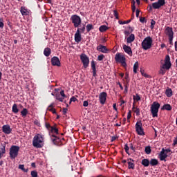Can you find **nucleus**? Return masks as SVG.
I'll list each match as a JSON object with an SVG mask.
<instances>
[{
	"instance_id": "1",
	"label": "nucleus",
	"mask_w": 177,
	"mask_h": 177,
	"mask_svg": "<svg viewBox=\"0 0 177 177\" xmlns=\"http://www.w3.org/2000/svg\"><path fill=\"white\" fill-rule=\"evenodd\" d=\"M45 127L48 131V135L53 145H63V143H62V140H60V137L57 136L59 135V129H57V125L55 124L54 126H51L49 122H46Z\"/></svg>"
},
{
	"instance_id": "2",
	"label": "nucleus",
	"mask_w": 177,
	"mask_h": 177,
	"mask_svg": "<svg viewBox=\"0 0 177 177\" xmlns=\"http://www.w3.org/2000/svg\"><path fill=\"white\" fill-rule=\"evenodd\" d=\"M44 136L42 134H37L34 136L32 140V146L36 147V149H41L44 145Z\"/></svg>"
},
{
	"instance_id": "3",
	"label": "nucleus",
	"mask_w": 177,
	"mask_h": 177,
	"mask_svg": "<svg viewBox=\"0 0 177 177\" xmlns=\"http://www.w3.org/2000/svg\"><path fill=\"white\" fill-rule=\"evenodd\" d=\"M171 57H169V55H166L165 59V64L160 68L159 71V74H162V75H164V74H165V70H169V68H171ZM165 68V70H164Z\"/></svg>"
},
{
	"instance_id": "4",
	"label": "nucleus",
	"mask_w": 177,
	"mask_h": 177,
	"mask_svg": "<svg viewBox=\"0 0 177 177\" xmlns=\"http://www.w3.org/2000/svg\"><path fill=\"white\" fill-rule=\"evenodd\" d=\"M141 45L144 50H147L148 49L151 48V46L153 45V39L150 36L147 37L144 39V40L141 43Z\"/></svg>"
},
{
	"instance_id": "5",
	"label": "nucleus",
	"mask_w": 177,
	"mask_h": 177,
	"mask_svg": "<svg viewBox=\"0 0 177 177\" xmlns=\"http://www.w3.org/2000/svg\"><path fill=\"white\" fill-rule=\"evenodd\" d=\"M20 150V147L12 145L10 148V157L11 160H15L17 156H19V151Z\"/></svg>"
},
{
	"instance_id": "6",
	"label": "nucleus",
	"mask_w": 177,
	"mask_h": 177,
	"mask_svg": "<svg viewBox=\"0 0 177 177\" xmlns=\"http://www.w3.org/2000/svg\"><path fill=\"white\" fill-rule=\"evenodd\" d=\"M165 5V0H158V1L153 3L152 6L151 4L149 5V10H153V9H160L162 6Z\"/></svg>"
},
{
	"instance_id": "7",
	"label": "nucleus",
	"mask_w": 177,
	"mask_h": 177,
	"mask_svg": "<svg viewBox=\"0 0 177 177\" xmlns=\"http://www.w3.org/2000/svg\"><path fill=\"white\" fill-rule=\"evenodd\" d=\"M160 109V103L157 102H153V104L151 106V113L152 114V116L154 117H158V110Z\"/></svg>"
},
{
	"instance_id": "8",
	"label": "nucleus",
	"mask_w": 177,
	"mask_h": 177,
	"mask_svg": "<svg viewBox=\"0 0 177 177\" xmlns=\"http://www.w3.org/2000/svg\"><path fill=\"white\" fill-rule=\"evenodd\" d=\"M71 21H72L73 26L75 28L80 27L81 26V23H82V20L81 19V17L77 15H73L71 17Z\"/></svg>"
},
{
	"instance_id": "9",
	"label": "nucleus",
	"mask_w": 177,
	"mask_h": 177,
	"mask_svg": "<svg viewBox=\"0 0 177 177\" xmlns=\"http://www.w3.org/2000/svg\"><path fill=\"white\" fill-rule=\"evenodd\" d=\"M136 131L138 135H140V136H145V131L143 130V124L142 123V121L140 120L136 122Z\"/></svg>"
},
{
	"instance_id": "10",
	"label": "nucleus",
	"mask_w": 177,
	"mask_h": 177,
	"mask_svg": "<svg viewBox=\"0 0 177 177\" xmlns=\"http://www.w3.org/2000/svg\"><path fill=\"white\" fill-rule=\"evenodd\" d=\"M80 60L84 68H88V67H89V57L88 55L82 53L80 55Z\"/></svg>"
},
{
	"instance_id": "11",
	"label": "nucleus",
	"mask_w": 177,
	"mask_h": 177,
	"mask_svg": "<svg viewBox=\"0 0 177 177\" xmlns=\"http://www.w3.org/2000/svg\"><path fill=\"white\" fill-rule=\"evenodd\" d=\"M115 60L118 63H121L122 66L124 67V66H127V62H125V57L124 55L117 53L115 56Z\"/></svg>"
},
{
	"instance_id": "12",
	"label": "nucleus",
	"mask_w": 177,
	"mask_h": 177,
	"mask_svg": "<svg viewBox=\"0 0 177 177\" xmlns=\"http://www.w3.org/2000/svg\"><path fill=\"white\" fill-rule=\"evenodd\" d=\"M99 100L101 104H104L107 100V93L102 92L99 95Z\"/></svg>"
},
{
	"instance_id": "13",
	"label": "nucleus",
	"mask_w": 177,
	"mask_h": 177,
	"mask_svg": "<svg viewBox=\"0 0 177 177\" xmlns=\"http://www.w3.org/2000/svg\"><path fill=\"white\" fill-rule=\"evenodd\" d=\"M20 12L22 16H30V15H31V10L28 9L26 6H21L20 8Z\"/></svg>"
},
{
	"instance_id": "14",
	"label": "nucleus",
	"mask_w": 177,
	"mask_h": 177,
	"mask_svg": "<svg viewBox=\"0 0 177 177\" xmlns=\"http://www.w3.org/2000/svg\"><path fill=\"white\" fill-rule=\"evenodd\" d=\"M167 157H168V155L167 154V153H165V149L162 148V151L159 154V158L160 161H167V160L165 159L167 158Z\"/></svg>"
},
{
	"instance_id": "15",
	"label": "nucleus",
	"mask_w": 177,
	"mask_h": 177,
	"mask_svg": "<svg viewBox=\"0 0 177 177\" xmlns=\"http://www.w3.org/2000/svg\"><path fill=\"white\" fill-rule=\"evenodd\" d=\"M165 32L169 38L174 37V30H172V28L169 26L166 27Z\"/></svg>"
},
{
	"instance_id": "16",
	"label": "nucleus",
	"mask_w": 177,
	"mask_h": 177,
	"mask_svg": "<svg viewBox=\"0 0 177 177\" xmlns=\"http://www.w3.org/2000/svg\"><path fill=\"white\" fill-rule=\"evenodd\" d=\"M51 64L52 66H57V67H60V59L57 57H53L51 58Z\"/></svg>"
},
{
	"instance_id": "17",
	"label": "nucleus",
	"mask_w": 177,
	"mask_h": 177,
	"mask_svg": "<svg viewBox=\"0 0 177 177\" xmlns=\"http://www.w3.org/2000/svg\"><path fill=\"white\" fill-rule=\"evenodd\" d=\"M82 38L81 37V32L80 31V28H77L75 34V41L79 44L81 42Z\"/></svg>"
},
{
	"instance_id": "18",
	"label": "nucleus",
	"mask_w": 177,
	"mask_h": 177,
	"mask_svg": "<svg viewBox=\"0 0 177 177\" xmlns=\"http://www.w3.org/2000/svg\"><path fill=\"white\" fill-rule=\"evenodd\" d=\"M97 50H98V52H102V53H109V50H108L107 47H106L105 46H103L102 44H100L97 47Z\"/></svg>"
},
{
	"instance_id": "19",
	"label": "nucleus",
	"mask_w": 177,
	"mask_h": 177,
	"mask_svg": "<svg viewBox=\"0 0 177 177\" xmlns=\"http://www.w3.org/2000/svg\"><path fill=\"white\" fill-rule=\"evenodd\" d=\"M2 131L3 133L6 135H9L12 132V129H10V126L9 124H6L2 127Z\"/></svg>"
},
{
	"instance_id": "20",
	"label": "nucleus",
	"mask_w": 177,
	"mask_h": 177,
	"mask_svg": "<svg viewBox=\"0 0 177 177\" xmlns=\"http://www.w3.org/2000/svg\"><path fill=\"white\" fill-rule=\"evenodd\" d=\"M91 70L93 73V77H96L97 75L96 74L97 71H96V62L94 60H92L91 62Z\"/></svg>"
},
{
	"instance_id": "21",
	"label": "nucleus",
	"mask_w": 177,
	"mask_h": 177,
	"mask_svg": "<svg viewBox=\"0 0 177 177\" xmlns=\"http://www.w3.org/2000/svg\"><path fill=\"white\" fill-rule=\"evenodd\" d=\"M123 50H124L125 53H127L129 56H132V49L127 46L126 44L123 45Z\"/></svg>"
},
{
	"instance_id": "22",
	"label": "nucleus",
	"mask_w": 177,
	"mask_h": 177,
	"mask_svg": "<svg viewBox=\"0 0 177 177\" xmlns=\"http://www.w3.org/2000/svg\"><path fill=\"white\" fill-rule=\"evenodd\" d=\"M130 161H132V162H128V169H135V160L132 158H130L129 159Z\"/></svg>"
},
{
	"instance_id": "23",
	"label": "nucleus",
	"mask_w": 177,
	"mask_h": 177,
	"mask_svg": "<svg viewBox=\"0 0 177 177\" xmlns=\"http://www.w3.org/2000/svg\"><path fill=\"white\" fill-rule=\"evenodd\" d=\"M135 41V35L131 34L127 39V44H132Z\"/></svg>"
},
{
	"instance_id": "24",
	"label": "nucleus",
	"mask_w": 177,
	"mask_h": 177,
	"mask_svg": "<svg viewBox=\"0 0 177 177\" xmlns=\"http://www.w3.org/2000/svg\"><path fill=\"white\" fill-rule=\"evenodd\" d=\"M149 164L151 165V167H156L158 165V160L156 158H151L149 161Z\"/></svg>"
},
{
	"instance_id": "25",
	"label": "nucleus",
	"mask_w": 177,
	"mask_h": 177,
	"mask_svg": "<svg viewBox=\"0 0 177 177\" xmlns=\"http://www.w3.org/2000/svg\"><path fill=\"white\" fill-rule=\"evenodd\" d=\"M132 110L134 113H136V115H140V109L138 107H135V102L133 104Z\"/></svg>"
},
{
	"instance_id": "26",
	"label": "nucleus",
	"mask_w": 177,
	"mask_h": 177,
	"mask_svg": "<svg viewBox=\"0 0 177 177\" xmlns=\"http://www.w3.org/2000/svg\"><path fill=\"white\" fill-rule=\"evenodd\" d=\"M52 53V50L50 48H46L44 50V55L46 57H48V56H50V54Z\"/></svg>"
},
{
	"instance_id": "27",
	"label": "nucleus",
	"mask_w": 177,
	"mask_h": 177,
	"mask_svg": "<svg viewBox=\"0 0 177 177\" xmlns=\"http://www.w3.org/2000/svg\"><path fill=\"white\" fill-rule=\"evenodd\" d=\"M161 110H167V111H171L172 110V106H171V104H166L163 105V106L161 108Z\"/></svg>"
},
{
	"instance_id": "28",
	"label": "nucleus",
	"mask_w": 177,
	"mask_h": 177,
	"mask_svg": "<svg viewBox=\"0 0 177 177\" xmlns=\"http://www.w3.org/2000/svg\"><path fill=\"white\" fill-rule=\"evenodd\" d=\"M141 164L143 167H149L150 165V160L149 159H142Z\"/></svg>"
},
{
	"instance_id": "29",
	"label": "nucleus",
	"mask_w": 177,
	"mask_h": 177,
	"mask_svg": "<svg viewBox=\"0 0 177 177\" xmlns=\"http://www.w3.org/2000/svg\"><path fill=\"white\" fill-rule=\"evenodd\" d=\"M12 111L14 114L19 113V109L17 108V104H14L12 107Z\"/></svg>"
},
{
	"instance_id": "30",
	"label": "nucleus",
	"mask_w": 177,
	"mask_h": 177,
	"mask_svg": "<svg viewBox=\"0 0 177 177\" xmlns=\"http://www.w3.org/2000/svg\"><path fill=\"white\" fill-rule=\"evenodd\" d=\"M28 114V110L26 108H24L21 111V115L24 117V118H26L27 117V115Z\"/></svg>"
},
{
	"instance_id": "31",
	"label": "nucleus",
	"mask_w": 177,
	"mask_h": 177,
	"mask_svg": "<svg viewBox=\"0 0 177 177\" xmlns=\"http://www.w3.org/2000/svg\"><path fill=\"white\" fill-rule=\"evenodd\" d=\"M139 68V62H135L134 65H133V73L134 74H136V73H138V69Z\"/></svg>"
},
{
	"instance_id": "32",
	"label": "nucleus",
	"mask_w": 177,
	"mask_h": 177,
	"mask_svg": "<svg viewBox=\"0 0 177 177\" xmlns=\"http://www.w3.org/2000/svg\"><path fill=\"white\" fill-rule=\"evenodd\" d=\"M165 95L166 96H167V97H171V96H172L173 93H172V89L171 88H167L165 91Z\"/></svg>"
},
{
	"instance_id": "33",
	"label": "nucleus",
	"mask_w": 177,
	"mask_h": 177,
	"mask_svg": "<svg viewBox=\"0 0 177 177\" xmlns=\"http://www.w3.org/2000/svg\"><path fill=\"white\" fill-rule=\"evenodd\" d=\"M107 30H109V27H107L105 25L101 26L99 28V30L100 31V32H104V31H107Z\"/></svg>"
},
{
	"instance_id": "34",
	"label": "nucleus",
	"mask_w": 177,
	"mask_h": 177,
	"mask_svg": "<svg viewBox=\"0 0 177 177\" xmlns=\"http://www.w3.org/2000/svg\"><path fill=\"white\" fill-rule=\"evenodd\" d=\"M6 153V148L5 146H3V147L1 148L0 151V160L2 158V156H3Z\"/></svg>"
},
{
	"instance_id": "35",
	"label": "nucleus",
	"mask_w": 177,
	"mask_h": 177,
	"mask_svg": "<svg viewBox=\"0 0 177 177\" xmlns=\"http://www.w3.org/2000/svg\"><path fill=\"white\" fill-rule=\"evenodd\" d=\"M145 151L146 154H150L151 153V147L150 146H147L145 149Z\"/></svg>"
},
{
	"instance_id": "36",
	"label": "nucleus",
	"mask_w": 177,
	"mask_h": 177,
	"mask_svg": "<svg viewBox=\"0 0 177 177\" xmlns=\"http://www.w3.org/2000/svg\"><path fill=\"white\" fill-rule=\"evenodd\" d=\"M55 97L57 100H59V102H63V100H64V97L60 95V94H57Z\"/></svg>"
},
{
	"instance_id": "37",
	"label": "nucleus",
	"mask_w": 177,
	"mask_h": 177,
	"mask_svg": "<svg viewBox=\"0 0 177 177\" xmlns=\"http://www.w3.org/2000/svg\"><path fill=\"white\" fill-rule=\"evenodd\" d=\"M87 32H89L91 30H93V25L87 24L86 26Z\"/></svg>"
},
{
	"instance_id": "38",
	"label": "nucleus",
	"mask_w": 177,
	"mask_h": 177,
	"mask_svg": "<svg viewBox=\"0 0 177 177\" xmlns=\"http://www.w3.org/2000/svg\"><path fill=\"white\" fill-rule=\"evenodd\" d=\"M133 99L134 102H139V100H140V95H139V94H136V96H133Z\"/></svg>"
},
{
	"instance_id": "39",
	"label": "nucleus",
	"mask_w": 177,
	"mask_h": 177,
	"mask_svg": "<svg viewBox=\"0 0 177 177\" xmlns=\"http://www.w3.org/2000/svg\"><path fill=\"white\" fill-rule=\"evenodd\" d=\"M19 169H21V171H24V172H28V169H25L24 165H19Z\"/></svg>"
},
{
	"instance_id": "40",
	"label": "nucleus",
	"mask_w": 177,
	"mask_h": 177,
	"mask_svg": "<svg viewBox=\"0 0 177 177\" xmlns=\"http://www.w3.org/2000/svg\"><path fill=\"white\" fill-rule=\"evenodd\" d=\"M30 175L32 177H38V172L36 171H32Z\"/></svg>"
},
{
	"instance_id": "41",
	"label": "nucleus",
	"mask_w": 177,
	"mask_h": 177,
	"mask_svg": "<svg viewBox=\"0 0 177 177\" xmlns=\"http://www.w3.org/2000/svg\"><path fill=\"white\" fill-rule=\"evenodd\" d=\"M124 150L127 154H129V147H128V144L124 145Z\"/></svg>"
},
{
	"instance_id": "42",
	"label": "nucleus",
	"mask_w": 177,
	"mask_h": 177,
	"mask_svg": "<svg viewBox=\"0 0 177 177\" xmlns=\"http://www.w3.org/2000/svg\"><path fill=\"white\" fill-rule=\"evenodd\" d=\"M60 140H61V145H55V146H64V145H66V142H64V138H60Z\"/></svg>"
},
{
	"instance_id": "43",
	"label": "nucleus",
	"mask_w": 177,
	"mask_h": 177,
	"mask_svg": "<svg viewBox=\"0 0 177 177\" xmlns=\"http://www.w3.org/2000/svg\"><path fill=\"white\" fill-rule=\"evenodd\" d=\"M131 19H129L127 21H119V23L120 24H129V23H131Z\"/></svg>"
},
{
	"instance_id": "44",
	"label": "nucleus",
	"mask_w": 177,
	"mask_h": 177,
	"mask_svg": "<svg viewBox=\"0 0 177 177\" xmlns=\"http://www.w3.org/2000/svg\"><path fill=\"white\" fill-rule=\"evenodd\" d=\"M154 26H156V21H154L153 19L151 20V30H153V28H154Z\"/></svg>"
},
{
	"instance_id": "45",
	"label": "nucleus",
	"mask_w": 177,
	"mask_h": 177,
	"mask_svg": "<svg viewBox=\"0 0 177 177\" xmlns=\"http://www.w3.org/2000/svg\"><path fill=\"white\" fill-rule=\"evenodd\" d=\"M5 24H3V19L0 18V28H3Z\"/></svg>"
},
{
	"instance_id": "46",
	"label": "nucleus",
	"mask_w": 177,
	"mask_h": 177,
	"mask_svg": "<svg viewBox=\"0 0 177 177\" xmlns=\"http://www.w3.org/2000/svg\"><path fill=\"white\" fill-rule=\"evenodd\" d=\"M124 78L126 80L127 84H129V73H126Z\"/></svg>"
},
{
	"instance_id": "47",
	"label": "nucleus",
	"mask_w": 177,
	"mask_h": 177,
	"mask_svg": "<svg viewBox=\"0 0 177 177\" xmlns=\"http://www.w3.org/2000/svg\"><path fill=\"white\" fill-rule=\"evenodd\" d=\"M113 16H115V19H117V20H118V12L117 10H113Z\"/></svg>"
},
{
	"instance_id": "48",
	"label": "nucleus",
	"mask_w": 177,
	"mask_h": 177,
	"mask_svg": "<svg viewBox=\"0 0 177 177\" xmlns=\"http://www.w3.org/2000/svg\"><path fill=\"white\" fill-rule=\"evenodd\" d=\"M103 59H104V55L103 54L98 55L97 60H99V62H102Z\"/></svg>"
},
{
	"instance_id": "49",
	"label": "nucleus",
	"mask_w": 177,
	"mask_h": 177,
	"mask_svg": "<svg viewBox=\"0 0 177 177\" xmlns=\"http://www.w3.org/2000/svg\"><path fill=\"white\" fill-rule=\"evenodd\" d=\"M47 110H48V111H51V113H53V114H56V109H53V108H48L47 109Z\"/></svg>"
},
{
	"instance_id": "50",
	"label": "nucleus",
	"mask_w": 177,
	"mask_h": 177,
	"mask_svg": "<svg viewBox=\"0 0 177 177\" xmlns=\"http://www.w3.org/2000/svg\"><path fill=\"white\" fill-rule=\"evenodd\" d=\"M79 31H80V32H82V34H84V32H85V25H84L82 28H79Z\"/></svg>"
},
{
	"instance_id": "51",
	"label": "nucleus",
	"mask_w": 177,
	"mask_h": 177,
	"mask_svg": "<svg viewBox=\"0 0 177 177\" xmlns=\"http://www.w3.org/2000/svg\"><path fill=\"white\" fill-rule=\"evenodd\" d=\"M59 95H60V96H62V97H64H64H67V96L66 95V94H64V91L63 90H62V91H60Z\"/></svg>"
},
{
	"instance_id": "52",
	"label": "nucleus",
	"mask_w": 177,
	"mask_h": 177,
	"mask_svg": "<svg viewBox=\"0 0 177 177\" xmlns=\"http://www.w3.org/2000/svg\"><path fill=\"white\" fill-rule=\"evenodd\" d=\"M140 23H146L147 21L145 17H140Z\"/></svg>"
},
{
	"instance_id": "53",
	"label": "nucleus",
	"mask_w": 177,
	"mask_h": 177,
	"mask_svg": "<svg viewBox=\"0 0 177 177\" xmlns=\"http://www.w3.org/2000/svg\"><path fill=\"white\" fill-rule=\"evenodd\" d=\"M131 117H132L131 111H129L128 114H127V120H131Z\"/></svg>"
},
{
	"instance_id": "54",
	"label": "nucleus",
	"mask_w": 177,
	"mask_h": 177,
	"mask_svg": "<svg viewBox=\"0 0 177 177\" xmlns=\"http://www.w3.org/2000/svg\"><path fill=\"white\" fill-rule=\"evenodd\" d=\"M89 103L88 102V101H84L83 102V106L84 107H88Z\"/></svg>"
},
{
	"instance_id": "55",
	"label": "nucleus",
	"mask_w": 177,
	"mask_h": 177,
	"mask_svg": "<svg viewBox=\"0 0 177 177\" xmlns=\"http://www.w3.org/2000/svg\"><path fill=\"white\" fill-rule=\"evenodd\" d=\"M124 34L125 37H128V35H129L131 34V32H129V30H125L124 32Z\"/></svg>"
},
{
	"instance_id": "56",
	"label": "nucleus",
	"mask_w": 177,
	"mask_h": 177,
	"mask_svg": "<svg viewBox=\"0 0 177 177\" xmlns=\"http://www.w3.org/2000/svg\"><path fill=\"white\" fill-rule=\"evenodd\" d=\"M67 108H63L62 109V113L64 114V115H66V114H67Z\"/></svg>"
},
{
	"instance_id": "57",
	"label": "nucleus",
	"mask_w": 177,
	"mask_h": 177,
	"mask_svg": "<svg viewBox=\"0 0 177 177\" xmlns=\"http://www.w3.org/2000/svg\"><path fill=\"white\" fill-rule=\"evenodd\" d=\"M173 40H174V37H169V42L170 45H174V43L172 42Z\"/></svg>"
},
{
	"instance_id": "58",
	"label": "nucleus",
	"mask_w": 177,
	"mask_h": 177,
	"mask_svg": "<svg viewBox=\"0 0 177 177\" xmlns=\"http://www.w3.org/2000/svg\"><path fill=\"white\" fill-rule=\"evenodd\" d=\"M77 100V98L75 97H72L70 99V103H71V102H75Z\"/></svg>"
},
{
	"instance_id": "59",
	"label": "nucleus",
	"mask_w": 177,
	"mask_h": 177,
	"mask_svg": "<svg viewBox=\"0 0 177 177\" xmlns=\"http://www.w3.org/2000/svg\"><path fill=\"white\" fill-rule=\"evenodd\" d=\"M140 13V10L137 9L136 11V17H139V14Z\"/></svg>"
},
{
	"instance_id": "60",
	"label": "nucleus",
	"mask_w": 177,
	"mask_h": 177,
	"mask_svg": "<svg viewBox=\"0 0 177 177\" xmlns=\"http://www.w3.org/2000/svg\"><path fill=\"white\" fill-rule=\"evenodd\" d=\"M116 139H118V137H117V136H112L111 142H114V140H115Z\"/></svg>"
},
{
	"instance_id": "61",
	"label": "nucleus",
	"mask_w": 177,
	"mask_h": 177,
	"mask_svg": "<svg viewBox=\"0 0 177 177\" xmlns=\"http://www.w3.org/2000/svg\"><path fill=\"white\" fill-rule=\"evenodd\" d=\"M131 9H132L133 13H135V11L136 10V7L135 6V5L131 6Z\"/></svg>"
},
{
	"instance_id": "62",
	"label": "nucleus",
	"mask_w": 177,
	"mask_h": 177,
	"mask_svg": "<svg viewBox=\"0 0 177 177\" xmlns=\"http://www.w3.org/2000/svg\"><path fill=\"white\" fill-rule=\"evenodd\" d=\"M130 149H131V150H133V151H135V148L133 147V144H130Z\"/></svg>"
},
{
	"instance_id": "63",
	"label": "nucleus",
	"mask_w": 177,
	"mask_h": 177,
	"mask_svg": "<svg viewBox=\"0 0 177 177\" xmlns=\"http://www.w3.org/2000/svg\"><path fill=\"white\" fill-rule=\"evenodd\" d=\"M55 104L52 103L50 105L48 106V109H53V106Z\"/></svg>"
},
{
	"instance_id": "64",
	"label": "nucleus",
	"mask_w": 177,
	"mask_h": 177,
	"mask_svg": "<svg viewBox=\"0 0 177 177\" xmlns=\"http://www.w3.org/2000/svg\"><path fill=\"white\" fill-rule=\"evenodd\" d=\"M174 46H175V50L176 52H177V41H175Z\"/></svg>"
}]
</instances>
